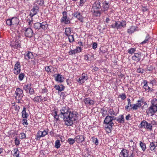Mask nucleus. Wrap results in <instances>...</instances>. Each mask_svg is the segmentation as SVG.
Returning a JSON list of instances; mask_svg holds the SVG:
<instances>
[{
  "instance_id": "f257e3e1",
  "label": "nucleus",
  "mask_w": 157,
  "mask_h": 157,
  "mask_svg": "<svg viewBox=\"0 0 157 157\" xmlns=\"http://www.w3.org/2000/svg\"><path fill=\"white\" fill-rule=\"evenodd\" d=\"M78 113L75 111H71L67 106L63 107L60 110V117L63 118L65 125L67 126H72L74 122L77 120Z\"/></svg>"
},
{
  "instance_id": "f03ea898",
  "label": "nucleus",
  "mask_w": 157,
  "mask_h": 157,
  "mask_svg": "<svg viewBox=\"0 0 157 157\" xmlns=\"http://www.w3.org/2000/svg\"><path fill=\"white\" fill-rule=\"evenodd\" d=\"M101 0H96L93 4L91 12L94 16L98 17L100 16L101 14L102 11L101 5Z\"/></svg>"
},
{
  "instance_id": "7ed1b4c3",
  "label": "nucleus",
  "mask_w": 157,
  "mask_h": 157,
  "mask_svg": "<svg viewBox=\"0 0 157 157\" xmlns=\"http://www.w3.org/2000/svg\"><path fill=\"white\" fill-rule=\"evenodd\" d=\"M126 22L124 20L121 21H115V23L111 25V27L113 28H116L117 29H121L122 28H124L126 26Z\"/></svg>"
},
{
  "instance_id": "20e7f679",
  "label": "nucleus",
  "mask_w": 157,
  "mask_h": 157,
  "mask_svg": "<svg viewBox=\"0 0 157 157\" xmlns=\"http://www.w3.org/2000/svg\"><path fill=\"white\" fill-rule=\"evenodd\" d=\"M48 26L46 22H43L42 23L37 22L34 24V27L36 29L41 30L43 29L45 30L47 29Z\"/></svg>"
},
{
  "instance_id": "39448f33",
  "label": "nucleus",
  "mask_w": 157,
  "mask_h": 157,
  "mask_svg": "<svg viewBox=\"0 0 157 157\" xmlns=\"http://www.w3.org/2000/svg\"><path fill=\"white\" fill-rule=\"evenodd\" d=\"M15 93L16 95L15 98L17 100H21L24 96L23 90L19 88L16 89Z\"/></svg>"
},
{
  "instance_id": "423d86ee",
  "label": "nucleus",
  "mask_w": 157,
  "mask_h": 157,
  "mask_svg": "<svg viewBox=\"0 0 157 157\" xmlns=\"http://www.w3.org/2000/svg\"><path fill=\"white\" fill-rule=\"evenodd\" d=\"M63 17L60 19L61 22H63L65 24L70 23V21L69 18L67 17V13L66 11H64L62 13Z\"/></svg>"
},
{
  "instance_id": "0eeeda50",
  "label": "nucleus",
  "mask_w": 157,
  "mask_h": 157,
  "mask_svg": "<svg viewBox=\"0 0 157 157\" xmlns=\"http://www.w3.org/2000/svg\"><path fill=\"white\" fill-rule=\"evenodd\" d=\"M141 127L147 129L151 130H152V126L151 124L147 122L146 121L144 120L141 122L140 124Z\"/></svg>"
},
{
  "instance_id": "6e6552de",
  "label": "nucleus",
  "mask_w": 157,
  "mask_h": 157,
  "mask_svg": "<svg viewBox=\"0 0 157 157\" xmlns=\"http://www.w3.org/2000/svg\"><path fill=\"white\" fill-rule=\"evenodd\" d=\"M145 103V102L142 100H138L137 101V103L133 105L131 109L133 110H136L138 108H140Z\"/></svg>"
},
{
  "instance_id": "1a4fd4ad",
  "label": "nucleus",
  "mask_w": 157,
  "mask_h": 157,
  "mask_svg": "<svg viewBox=\"0 0 157 157\" xmlns=\"http://www.w3.org/2000/svg\"><path fill=\"white\" fill-rule=\"evenodd\" d=\"M116 118L114 116H107L105 118L104 122L105 124L109 125H113V123L112 121L113 120L116 119Z\"/></svg>"
},
{
  "instance_id": "9d476101",
  "label": "nucleus",
  "mask_w": 157,
  "mask_h": 157,
  "mask_svg": "<svg viewBox=\"0 0 157 157\" xmlns=\"http://www.w3.org/2000/svg\"><path fill=\"white\" fill-rule=\"evenodd\" d=\"M21 66L20 62L17 61L14 65V67L13 70V72L15 75L18 74L21 71Z\"/></svg>"
},
{
  "instance_id": "9b49d317",
  "label": "nucleus",
  "mask_w": 157,
  "mask_h": 157,
  "mask_svg": "<svg viewBox=\"0 0 157 157\" xmlns=\"http://www.w3.org/2000/svg\"><path fill=\"white\" fill-rule=\"evenodd\" d=\"M157 111V107L151 106L146 111L148 115L151 116Z\"/></svg>"
},
{
  "instance_id": "f8f14e48",
  "label": "nucleus",
  "mask_w": 157,
  "mask_h": 157,
  "mask_svg": "<svg viewBox=\"0 0 157 157\" xmlns=\"http://www.w3.org/2000/svg\"><path fill=\"white\" fill-rule=\"evenodd\" d=\"M142 56V53L139 52L137 53H134V55L132 56V59L135 62H138L141 59Z\"/></svg>"
},
{
  "instance_id": "ddd939ff",
  "label": "nucleus",
  "mask_w": 157,
  "mask_h": 157,
  "mask_svg": "<svg viewBox=\"0 0 157 157\" xmlns=\"http://www.w3.org/2000/svg\"><path fill=\"white\" fill-rule=\"evenodd\" d=\"M47 134L48 132L45 130H44L43 131H39L37 133L36 139L37 140H39L41 137L45 136Z\"/></svg>"
},
{
  "instance_id": "4468645a",
  "label": "nucleus",
  "mask_w": 157,
  "mask_h": 157,
  "mask_svg": "<svg viewBox=\"0 0 157 157\" xmlns=\"http://www.w3.org/2000/svg\"><path fill=\"white\" fill-rule=\"evenodd\" d=\"M25 59L29 60L30 59H32L34 58L33 53L31 52L27 51L24 54Z\"/></svg>"
},
{
  "instance_id": "2eb2a0df",
  "label": "nucleus",
  "mask_w": 157,
  "mask_h": 157,
  "mask_svg": "<svg viewBox=\"0 0 157 157\" xmlns=\"http://www.w3.org/2000/svg\"><path fill=\"white\" fill-rule=\"evenodd\" d=\"M25 34L26 37L30 38L33 36V32L31 28H29L25 29Z\"/></svg>"
},
{
  "instance_id": "dca6fc26",
  "label": "nucleus",
  "mask_w": 157,
  "mask_h": 157,
  "mask_svg": "<svg viewBox=\"0 0 157 157\" xmlns=\"http://www.w3.org/2000/svg\"><path fill=\"white\" fill-rule=\"evenodd\" d=\"M144 85L143 87V91H147L148 92L152 91L153 90L150 87L148 86V85L147 84V81L144 80Z\"/></svg>"
},
{
  "instance_id": "f3484780",
  "label": "nucleus",
  "mask_w": 157,
  "mask_h": 157,
  "mask_svg": "<svg viewBox=\"0 0 157 157\" xmlns=\"http://www.w3.org/2000/svg\"><path fill=\"white\" fill-rule=\"evenodd\" d=\"M75 141L78 143H81L84 141L85 138L83 135H77L75 137Z\"/></svg>"
},
{
  "instance_id": "a211bd4d",
  "label": "nucleus",
  "mask_w": 157,
  "mask_h": 157,
  "mask_svg": "<svg viewBox=\"0 0 157 157\" xmlns=\"http://www.w3.org/2000/svg\"><path fill=\"white\" fill-rule=\"evenodd\" d=\"M128 151L124 149L121 150L119 155V157H128Z\"/></svg>"
},
{
  "instance_id": "6ab92c4d",
  "label": "nucleus",
  "mask_w": 157,
  "mask_h": 157,
  "mask_svg": "<svg viewBox=\"0 0 157 157\" xmlns=\"http://www.w3.org/2000/svg\"><path fill=\"white\" fill-rule=\"evenodd\" d=\"M84 102L87 106L92 105L94 104V101L90 98H86L84 99Z\"/></svg>"
},
{
  "instance_id": "aec40b11",
  "label": "nucleus",
  "mask_w": 157,
  "mask_h": 157,
  "mask_svg": "<svg viewBox=\"0 0 157 157\" xmlns=\"http://www.w3.org/2000/svg\"><path fill=\"white\" fill-rule=\"evenodd\" d=\"M102 6L101 7L103 8L102 12L107 11L109 8V3L106 1H105L102 2Z\"/></svg>"
},
{
  "instance_id": "412c9836",
  "label": "nucleus",
  "mask_w": 157,
  "mask_h": 157,
  "mask_svg": "<svg viewBox=\"0 0 157 157\" xmlns=\"http://www.w3.org/2000/svg\"><path fill=\"white\" fill-rule=\"evenodd\" d=\"M64 79V77L59 74H57L55 78V80L56 81L60 83L63 82Z\"/></svg>"
},
{
  "instance_id": "4be33fe9",
  "label": "nucleus",
  "mask_w": 157,
  "mask_h": 157,
  "mask_svg": "<svg viewBox=\"0 0 157 157\" xmlns=\"http://www.w3.org/2000/svg\"><path fill=\"white\" fill-rule=\"evenodd\" d=\"M74 16L78 18V20L81 22H83V20L82 16L81 15L79 12H76L74 14Z\"/></svg>"
},
{
  "instance_id": "5701e85b",
  "label": "nucleus",
  "mask_w": 157,
  "mask_h": 157,
  "mask_svg": "<svg viewBox=\"0 0 157 157\" xmlns=\"http://www.w3.org/2000/svg\"><path fill=\"white\" fill-rule=\"evenodd\" d=\"M87 75L85 74H83L81 77L79 78V82L81 83H83L85 80L87 79Z\"/></svg>"
},
{
  "instance_id": "b1692460",
  "label": "nucleus",
  "mask_w": 157,
  "mask_h": 157,
  "mask_svg": "<svg viewBox=\"0 0 157 157\" xmlns=\"http://www.w3.org/2000/svg\"><path fill=\"white\" fill-rule=\"evenodd\" d=\"M150 146V150L155 152V148L157 146V142H154L151 143Z\"/></svg>"
},
{
  "instance_id": "393cba45",
  "label": "nucleus",
  "mask_w": 157,
  "mask_h": 157,
  "mask_svg": "<svg viewBox=\"0 0 157 157\" xmlns=\"http://www.w3.org/2000/svg\"><path fill=\"white\" fill-rule=\"evenodd\" d=\"M65 86L61 84L60 85H55L54 86L56 90H57L58 91L61 92L63 90L65 89Z\"/></svg>"
},
{
  "instance_id": "a878e982",
  "label": "nucleus",
  "mask_w": 157,
  "mask_h": 157,
  "mask_svg": "<svg viewBox=\"0 0 157 157\" xmlns=\"http://www.w3.org/2000/svg\"><path fill=\"white\" fill-rule=\"evenodd\" d=\"M33 99L34 102L37 103L42 102L43 100V99H42V97L41 96H36Z\"/></svg>"
},
{
  "instance_id": "bb28decb",
  "label": "nucleus",
  "mask_w": 157,
  "mask_h": 157,
  "mask_svg": "<svg viewBox=\"0 0 157 157\" xmlns=\"http://www.w3.org/2000/svg\"><path fill=\"white\" fill-rule=\"evenodd\" d=\"M20 42L19 41L15 40L11 43V45L15 48L19 47L20 46Z\"/></svg>"
},
{
  "instance_id": "cd10ccee",
  "label": "nucleus",
  "mask_w": 157,
  "mask_h": 157,
  "mask_svg": "<svg viewBox=\"0 0 157 157\" xmlns=\"http://www.w3.org/2000/svg\"><path fill=\"white\" fill-rule=\"evenodd\" d=\"M11 21L12 22V25H17L19 22L18 19L16 17H14L11 18Z\"/></svg>"
},
{
  "instance_id": "c85d7f7f",
  "label": "nucleus",
  "mask_w": 157,
  "mask_h": 157,
  "mask_svg": "<svg viewBox=\"0 0 157 157\" xmlns=\"http://www.w3.org/2000/svg\"><path fill=\"white\" fill-rule=\"evenodd\" d=\"M73 30L70 28H66L65 29V34L67 36H68L71 35Z\"/></svg>"
},
{
  "instance_id": "c756f323",
  "label": "nucleus",
  "mask_w": 157,
  "mask_h": 157,
  "mask_svg": "<svg viewBox=\"0 0 157 157\" xmlns=\"http://www.w3.org/2000/svg\"><path fill=\"white\" fill-rule=\"evenodd\" d=\"M128 105L125 107V109L127 111H129L130 109H129V107H132V105L131 103V100L129 98L127 99Z\"/></svg>"
},
{
  "instance_id": "7c9ffc66",
  "label": "nucleus",
  "mask_w": 157,
  "mask_h": 157,
  "mask_svg": "<svg viewBox=\"0 0 157 157\" xmlns=\"http://www.w3.org/2000/svg\"><path fill=\"white\" fill-rule=\"evenodd\" d=\"M26 108L24 107L21 113L22 117L24 118H26L29 116L28 114L26 112Z\"/></svg>"
},
{
  "instance_id": "2f4dec72",
  "label": "nucleus",
  "mask_w": 157,
  "mask_h": 157,
  "mask_svg": "<svg viewBox=\"0 0 157 157\" xmlns=\"http://www.w3.org/2000/svg\"><path fill=\"white\" fill-rule=\"evenodd\" d=\"M39 7L37 6H34L31 10V11L33 12V15H35L36 14L38 11Z\"/></svg>"
},
{
  "instance_id": "473e14b6",
  "label": "nucleus",
  "mask_w": 157,
  "mask_h": 157,
  "mask_svg": "<svg viewBox=\"0 0 157 157\" xmlns=\"http://www.w3.org/2000/svg\"><path fill=\"white\" fill-rule=\"evenodd\" d=\"M31 84H28L27 85H25L23 86V89L26 92L28 91V90L31 87Z\"/></svg>"
},
{
  "instance_id": "72a5a7b5",
  "label": "nucleus",
  "mask_w": 157,
  "mask_h": 157,
  "mask_svg": "<svg viewBox=\"0 0 157 157\" xmlns=\"http://www.w3.org/2000/svg\"><path fill=\"white\" fill-rule=\"evenodd\" d=\"M52 113L54 115V119H56V121H59V116H60L59 114V115H58L57 114V111L55 110H54Z\"/></svg>"
},
{
  "instance_id": "f704fd0d",
  "label": "nucleus",
  "mask_w": 157,
  "mask_h": 157,
  "mask_svg": "<svg viewBox=\"0 0 157 157\" xmlns=\"http://www.w3.org/2000/svg\"><path fill=\"white\" fill-rule=\"evenodd\" d=\"M135 30V28L134 26H132L130 29H128L127 32L129 34H132Z\"/></svg>"
},
{
  "instance_id": "c9c22d12",
  "label": "nucleus",
  "mask_w": 157,
  "mask_h": 157,
  "mask_svg": "<svg viewBox=\"0 0 157 157\" xmlns=\"http://www.w3.org/2000/svg\"><path fill=\"white\" fill-rule=\"evenodd\" d=\"M75 140L74 139L72 138H69L68 139L67 142L70 145H72L75 143Z\"/></svg>"
},
{
  "instance_id": "e433bc0d",
  "label": "nucleus",
  "mask_w": 157,
  "mask_h": 157,
  "mask_svg": "<svg viewBox=\"0 0 157 157\" xmlns=\"http://www.w3.org/2000/svg\"><path fill=\"white\" fill-rule=\"evenodd\" d=\"M14 153L13 156L15 157H19V153L18 150L17 148H15L13 150Z\"/></svg>"
},
{
  "instance_id": "4c0bfd02",
  "label": "nucleus",
  "mask_w": 157,
  "mask_h": 157,
  "mask_svg": "<svg viewBox=\"0 0 157 157\" xmlns=\"http://www.w3.org/2000/svg\"><path fill=\"white\" fill-rule=\"evenodd\" d=\"M117 121L120 123H123L124 121V117L123 115L121 116V117L117 119Z\"/></svg>"
},
{
  "instance_id": "58836bf2",
  "label": "nucleus",
  "mask_w": 157,
  "mask_h": 157,
  "mask_svg": "<svg viewBox=\"0 0 157 157\" xmlns=\"http://www.w3.org/2000/svg\"><path fill=\"white\" fill-rule=\"evenodd\" d=\"M108 113L110 115L117 116L118 113H115L113 109H110L108 111Z\"/></svg>"
},
{
  "instance_id": "ea45409f",
  "label": "nucleus",
  "mask_w": 157,
  "mask_h": 157,
  "mask_svg": "<svg viewBox=\"0 0 157 157\" xmlns=\"http://www.w3.org/2000/svg\"><path fill=\"white\" fill-rule=\"evenodd\" d=\"M140 146L143 151H144L145 150L146 148V146L145 144V143H143L141 141H140Z\"/></svg>"
},
{
  "instance_id": "a19ab883",
  "label": "nucleus",
  "mask_w": 157,
  "mask_h": 157,
  "mask_svg": "<svg viewBox=\"0 0 157 157\" xmlns=\"http://www.w3.org/2000/svg\"><path fill=\"white\" fill-rule=\"evenodd\" d=\"M136 51V48H131L128 50V53L130 54H132L134 53Z\"/></svg>"
},
{
  "instance_id": "79ce46f5",
  "label": "nucleus",
  "mask_w": 157,
  "mask_h": 157,
  "mask_svg": "<svg viewBox=\"0 0 157 157\" xmlns=\"http://www.w3.org/2000/svg\"><path fill=\"white\" fill-rule=\"evenodd\" d=\"M151 106L157 107V100L155 98L153 99L151 101Z\"/></svg>"
},
{
  "instance_id": "37998d69",
  "label": "nucleus",
  "mask_w": 157,
  "mask_h": 157,
  "mask_svg": "<svg viewBox=\"0 0 157 157\" xmlns=\"http://www.w3.org/2000/svg\"><path fill=\"white\" fill-rule=\"evenodd\" d=\"M60 145L61 144H60L59 140H57L55 143V147L57 149H58L60 147Z\"/></svg>"
},
{
  "instance_id": "c03bdc74",
  "label": "nucleus",
  "mask_w": 157,
  "mask_h": 157,
  "mask_svg": "<svg viewBox=\"0 0 157 157\" xmlns=\"http://www.w3.org/2000/svg\"><path fill=\"white\" fill-rule=\"evenodd\" d=\"M113 125H109V126H107L106 128V131L108 133L111 132V129L112 128Z\"/></svg>"
},
{
  "instance_id": "a18cd8bd",
  "label": "nucleus",
  "mask_w": 157,
  "mask_h": 157,
  "mask_svg": "<svg viewBox=\"0 0 157 157\" xmlns=\"http://www.w3.org/2000/svg\"><path fill=\"white\" fill-rule=\"evenodd\" d=\"M25 76V75L24 73H20L18 76L19 80L20 81L22 80L24 78Z\"/></svg>"
},
{
  "instance_id": "49530a36",
  "label": "nucleus",
  "mask_w": 157,
  "mask_h": 157,
  "mask_svg": "<svg viewBox=\"0 0 157 157\" xmlns=\"http://www.w3.org/2000/svg\"><path fill=\"white\" fill-rule=\"evenodd\" d=\"M12 104L14 106L15 110L17 111H18L20 108L19 105H17L15 102L13 103Z\"/></svg>"
},
{
  "instance_id": "de8ad7c7",
  "label": "nucleus",
  "mask_w": 157,
  "mask_h": 157,
  "mask_svg": "<svg viewBox=\"0 0 157 157\" xmlns=\"http://www.w3.org/2000/svg\"><path fill=\"white\" fill-rule=\"evenodd\" d=\"M68 36L70 42L71 43L74 41V38L73 35H71Z\"/></svg>"
},
{
  "instance_id": "09e8293b",
  "label": "nucleus",
  "mask_w": 157,
  "mask_h": 157,
  "mask_svg": "<svg viewBox=\"0 0 157 157\" xmlns=\"http://www.w3.org/2000/svg\"><path fill=\"white\" fill-rule=\"evenodd\" d=\"M52 68L53 67L52 66H49L46 67H45V69L47 72L48 73L49 72H51V70Z\"/></svg>"
},
{
  "instance_id": "8fccbe9b",
  "label": "nucleus",
  "mask_w": 157,
  "mask_h": 157,
  "mask_svg": "<svg viewBox=\"0 0 157 157\" xmlns=\"http://www.w3.org/2000/svg\"><path fill=\"white\" fill-rule=\"evenodd\" d=\"M36 2L40 6H42L44 4V1L43 0H36Z\"/></svg>"
},
{
  "instance_id": "3c124183",
  "label": "nucleus",
  "mask_w": 157,
  "mask_h": 157,
  "mask_svg": "<svg viewBox=\"0 0 157 157\" xmlns=\"http://www.w3.org/2000/svg\"><path fill=\"white\" fill-rule=\"evenodd\" d=\"M26 137V135L25 133H21L19 134V138L20 139H22L25 138Z\"/></svg>"
},
{
  "instance_id": "603ef678",
  "label": "nucleus",
  "mask_w": 157,
  "mask_h": 157,
  "mask_svg": "<svg viewBox=\"0 0 157 157\" xmlns=\"http://www.w3.org/2000/svg\"><path fill=\"white\" fill-rule=\"evenodd\" d=\"M144 70L140 67H139L138 68L137 70L136 71L139 73H143L144 72Z\"/></svg>"
},
{
  "instance_id": "864d4df0",
  "label": "nucleus",
  "mask_w": 157,
  "mask_h": 157,
  "mask_svg": "<svg viewBox=\"0 0 157 157\" xmlns=\"http://www.w3.org/2000/svg\"><path fill=\"white\" fill-rule=\"evenodd\" d=\"M156 83V80L154 78H152L150 81V83L152 84V86L155 85Z\"/></svg>"
},
{
  "instance_id": "5fc2aeb1",
  "label": "nucleus",
  "mask_w": 157,
  "mask_h": 157,
  "mask_svg": "<svg viewBox=\"0 0 157 157\" xmlns=\"http://www.w3.org/2000/svg\"><path fill=\"white\" fill-rule=\"evenodd\" d=\"M12 22L11 19H8L6 21V24L9 26L12 25Z\"/></svg>"
},
{
  "instance_id": "6e6d98bb",
  "label": "nucleus",
  "mask_w": 157,
  "mask_h": 157,
  "mask_svg": "<svg viewBox=\"0 0 157 157\" xmlns=\"http://www.w3.org/2000/svg\"><path fill=\"white\" fill-rule=\"evenodd\" d=\"M119 97L121 98L122 100L125 99L126 98V96L124 94H122L120 95Z\"/></svg>"
},
{
  "instance_id": "4d7b16f0",
  "label": "nucleus",
  "mask_w": 157,
  "mask_h": 157,
  "mask_svg": "<svg viewBox=\"0 0 157 157\" xmlns=\"http://www.w3.org/2000/svg\"><path fill=\"white\" fill-rule=\"evenodd\" d=\"M29 93L31 95L34 94L35 93V92L34 90V89L33 88H32L31 87L29 89Z\"/></svg>"
},
{
  "instance_id": "13d9d810",
  "label": "nucleus",
  "mask_w": 157,
  "mask_h": 157,
  "mask_svg": "<svg viewBox=\"0 0 157 157\" xmlns=\"http://www.w3.org/2000/svg\"><path fill=\"white\" fill-rule=\"evenodd\" d=\"M149 39V37L148 36H147L145 38V40L141 43V44H143L147 43V42L148 41Z\"/></svg>"
},
{
  "instance_id": "bf43d9fd",
  "label": "nucleus",
  "mask_w": 157,
  "mask_h": 157,
  "mask_svg": "<svg viewBox=\"0 0 157 157\" xmlns=\"http://www.w3.org/2000/svg\"><path fill=\"white\" fill-rule=\"evenodd\" d=\"M76 52L75 49L72 50L70 51L68 53L70 55H72L73 54L76 53Z\"/></svg>"
},
{
  "instance_id": "052dcab7",
  "label": "nucleus",
  "mask_w": 157,
  "mask_h": 157,
  "mask_svg": "<svg viewBox=\"0 0 157 157\" xmlns=\"http://www.w3.org/2000/svg\"><path fill=\"white\" fill-rule=\"evenodd\" d=\"M101 111H102V116L103 117H105L107 114V111L104 109H102Z\"/></svg>"
},
{
  "instance_id": "680f3d73",
  "label": "nucleus",
  "mask_w": 157,
  "mask_h": 157,
  "mask_svg": "<svg viewBox=\"0 0 157 157\" xmlns=\"http://www.w3.org/2000/svg\"><path fill=\"white\" fill-rule=\"evenodd\" d=\"M15 144L16 145L18 146L20 144V141L17 138V137H16L15 139Z\"/></svg>"
},
{
  "instance_id": "e2e57ef3",
  "label": "nucleus",
  "mask_w": 157,
  "mask_h": 157,
  "mask_svg": "<svg viewBox=\"0 0 157 157\" xmlns=\"http://www.w3.org/2000/svg\"><path fill=\"white\" fill-rule=\"evenodd\" d=\"M75 50L77 53L80 52L82 51V48L80 47H77Z\"/></svg>"
},
{
  "instance_id": "0e129e2a",
  "label": "nucleus",
  "mask_w": 157,
  "mask_h": 157,
  "mask_svg": "<svg viewBox=\"0 0 157 157\" xmlns=\"http://www.w3.org/2000/svg\"><path fill=\"white\" fill-rule=\"evenodd\" d=\"M97 44L96 42H94L93 43L92 45V48L94 49H95L97 48Z\"/></svg>"
},
{
  "instance_id": "69168bd1",
  "label": "nucleus",
  "mask_w": 157,
  "mask_h": 157,
  "mask_svg": "<svg viewBox=\"0 0 157 157\" xmlns=\"http://www.w3.org/2000/svg\"><path fill=\"white\" fill-rule=\"evenodd\" d=\"M86 0H80V6H82L83 4L86 2Z\"/></svg>"
},
{
  "instance_id": "338daca9",
  "label": "nucleus",
  "mask_w": 157,
  "mask_h": 157,
  "mask_svg": "<svg viewBox=\"0 0 157 157\" xmlns=\"http://www.w3.org/2000/svg\"><path fill=\"white\" fill-rule=\"evenodd\" d=\"M94 142L95 143V144L96 145L98 144V140L97 138L94 139Z\"/></svg>"
},
{
  "instance_id": "774afa93",
  "label": "nucleus",
  "mask_w": 157,
  "mask_h": 157,
  "mask_svg": "<svg viewBox=\"0 0 157 157\" xmlns=\"http://www.w3.org/2000/svg\"><path fill=\"white\" fill-rule=\"evenodd\" d=\"M23 120L24 121V122H23V124L24 125H28V124L27 122V120H26V118L23 119Z\"/></svg>"
}]
</instances>
